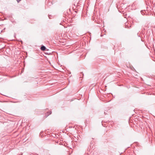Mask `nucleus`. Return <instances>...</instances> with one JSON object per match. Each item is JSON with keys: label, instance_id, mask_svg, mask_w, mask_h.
Listing matches in <instances>:
<instances>
[{"label": "nucleus", "instance_id": "f257e3e1", "mask_svg": "<svg viewBox=\"0 0 155 155\" xmlns=\"http://www.w3.org/2000/svg\"><path fill=\"white\" fill-rule=\"evenodd\" d=\"M41 50L44 51L45 50L46 48L45 46H42L41 47Z\"/></svg>", "mask_w": 155, "mask_h": 155}, {"label": "nucleus", "instance_id": "f03ea898", "mask_svg": "<svg viewBox=\"0 0 155 155\" xmlns=\"http://www.w3.org/2000/svg\"><path fill=\"white\" fill-rule=\"evenodd\" d=\"M51 113H52V112L51 111H50L49 112H48L47 113V114H46V117H47L49 115L51 114Z\"/></svg>", "mask_w": 155, "mask_h": 155}]
</instances>
